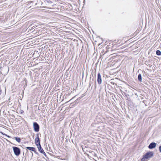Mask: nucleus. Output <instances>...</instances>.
I'll use <instances>...</instances> for the list:
<instances>
[{
	"instance_id": "nucleus-1",
	"label": "nucleus",
	"mask_w": 161,
	"mask_h": 161,
	"mask_svg": "<svg viewBox=\"0 0 161 161\" xmlns=\"http://www.w3.org/2000/svg\"><path fill=\"white\" fill-rule=\"evenodd\" d=\"M153 153L152 152H149L146 153L141 159V161H145L146 159L151 158L153 156Z\"/></svg>"
},
{
	"instance_id": "nucleus-2",
	"label": "nucleus",
	"mask_w": 161,
	"mask_h": 161,
	"mask_svg": "<svg viewBox=\"0 0 161 161\" xmlns=\"http://www.w3.org/2000/svg\"><path fill=\"white\" fill-rule=\"evenodd\" d=\"M13 148L15 154L16 156H19L20 154V149L16 147H13Z\"/></svg>"
},
{
	"instance_id": "nucleus-3",
	"label": "nucleus",
	"mask_w": 161,
	"mask_h": 161,
	"mask_svg": "<svg viewBox=\"0 0 161 161\" xmlns=\"http://www.w3.org/2000/svg\"><path fill=\"white\" fill-rule=\"evenodd\" d=\"M34 130L36 132H38L39 130V126L38 124L36 122L33 124Z\"/></svg>"
},
{
	"instance_id": "nucleus-4",
	"label": "nucleus",
	"mask_w": 161,
	"mask_h": 161,
	"mask_svg": "<svg viewBox=\"0 0 161 161\" xmlns=\"http://www.w3.org/2000/svg\"><path fill=\"white\" fill-rule=\"evenodd\" d=\"M35 143L37 147H38L40 145V140L39 138V136L38 135H37V137L35 139Z\"/></svg>"
},
{
	"instance_id": "nucleus-5",
	"label": "nucleus",
	"mask_w": 161,
	"mask_h": 161,
	"mask_svg": "<svg viewBox=\"0 0 161 161\" xmlns=\"http://www.w3.org/2000/svg\"><path fill=\"white\" fill-rule=\"evenodd\" d=\"M97 81L99 84H100L102 83V79L100 73H99L97 75Z\"/></svg>"
},
{
	"instance_id": "nucleus-6",
	"label": "nucleus",
	"mask_w": 161,
	"mask_h": 161,
	"mask_svg": "<svg viewBox=\"0 0 161 161\" xmlns=\"http://www.w3.org/2000/svg\"><path fill=\"white\" fill-rule=\"evenodd\" d=\"M156 146V143L155 142H152L148 146V148L149 149H153Z\"/></svg>"
},
{
	"instance_id": "nucleus-7",
	"label": "nucleus",
	"mask_w": 161,
	"mask_h": 161,
	"mask_svg": "<svg viewBox=\"0 0 161 161\" xmlns=\"http://www.w3.org/2000/svg\"><path fill=\"white\" fill-rule=\"evenodd\" d=\"M37 147L38 148L39 151L41 153H45V152L43 149L42 148L41 145H40Z\"/></svg>"
},
{
	"instance_id": "nucleus-8",
	"label": "nucleus",
	"mask_w": 161,
	"mask_h": 161,
	"mask_svg": "<svg viewBox=\"0 0 161 161\" xmlns=\"http://www.w3.org/2000/svg\"><path fill=\"white\" fill-rule=\"evenodd\" d=\"M26 148L27 149H28L34 152H36V149H35V148L34 147H26Z\"/></svg>"
},
{
	"instance_id": "nucleus-9",
	"label": "nucleus",
	"mask_w": 161,
	"mask_h": 161,
	"mask_svg": "<svg viewBox=\"0 0 161 161\" xmlns=\"http://www.w3.org/2000/svg\"><path fill=\"white\" fill-rule=\"evenodd\" d=\"M138 80L139 81L141 82L142 81V75L141 74H139L138 76Z\"/></svg>"
},
{
	"instance_id": "nucleus-10",
	"label": "nucleus",
	"mask_w": 161,
	"mask_h": 161,
	"mask_svg": "<svg viewBox=\"0 0 161 161\" xmlns=\"http://www.w3.org/2000/svg\"><path fill=\"white\" fill-rule=\"evenodd\" d=\"M15 139L16 141L18 142H20V139L19 137H15Z\"/></svg>"
},
{
	"instance_id": "nucleus-11",
	"label": "nucleus",
	"mask_w": 161,
	"mask_h": 161,
	"mask_svg": "<svg viewBox=\"0 0 161 161\" xmlns=\"http://www.w3.org/2000/svg\"><path fill=\"white\" fill-rule=\"evenodd\" d=\"M156 54L158 55H160L161 54V51L159 50H157L156 51Z\"/></svg>"
},
{
	"instance_id": "nucleus-12",
	"label": "nucleus",
	"mask_w": 161,
	"mask_h": 161,
	"mask_svg": "<svg viewBox=\"0 0 161 161\" xmlns=\"http://www.w3.org/2000/svg\"><path fill=\"white\" fill-rule=\"evenodd\" d=\"M47 3L49 4H52V2L50 0H47Z\"/></svg>"
},
{
	"instance_id": "nucleus-13",
	"label": "nucleus",
	"mask_w": 161,
	"mask_h": 161,
	"mask_svg": "<svg viewBox=\"0 0 161 161\" xmlns=\"http://www.w3.org/2000/svg\"><path fill=\"white\" fill-rule=\"evenodd\" d=\"M159 148L160 152H161V146L159 147Z\"/></svg>"
},
{
	"instance_id": "nucleus-14",
	"label": "nucleus",
	"mask_w": 161,
	"mask_h": 161,
	"mask_svg": "<svg viewBox=\"0 0 161 161\" xmlns=\"http://www.w3.org/2000/svg\"><path fill=\"white\" fill-rule=\"evenodd\" d=\"M44 154V155L45 156H46V153H43Z\"/></svg>"
},
{
	"instance_id": "nucleus-15",
	"label": "nucleus",
	"mask_w": 161,
	"mask_h": 161,
	"mask_svg": "<svg viewBox=\"0 0 161 161\" xmlns=\"http://www.w3.org/2000/svg\"><path fill=\"white\" fill-rule=\"evenodd\" d=\"M52 5V6H53V5L52 4V5Z\"/></svg>"
}]
</instances>
